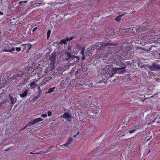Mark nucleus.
<instances>
[{
	"instance_id": "42",
	"label": "nucleus",
	"mask_w": 160,
	"mask_h": 160,
	"mask_svg": "<svg viewBox=\"0 0 160 160\" xmlns=\"http://www.w3.org/2000/svg\"><path fill=\"white\" fill-rule=\"evenodd\" d=\"M102 81H99V82H98V83H102Z\"/></svg>"
},
{
	"instance_id": "49",
	"label": "nucleus",
	"mask_w": 160,
	"mask_h": 160,
	"mask_svg": "<svg viewBox=\"0 0 160 160\" xmlns=\"http://www.w3.org/2000/svg\"><path fill=\"white\" fill-rule=\"evenodd\" d=\"M1 34V32H0V34Z\"/></svg>"
},
{
	"instance_id": "25",
	"label": "nucleus",
	"mask_w": 160,
	"mask_h": 160,
	"mask_svg": "<svg viewBox=\"0 0 160 160\" xmlns=\"http://www.w3.org/2000/svg\"><path fill=\"white\" fill-rule=\"evenodd\" d=\"M47 83V82L46 81V80L44 79L41 82L40 84V85L41 86H42L44 85L46 83Z\"/></svg>"
},
{
	"instance_id": "28",
	"label": "nucleus",
	"mask_w": 160,
	"mask_h": 160,
	"mask_svg": "<svg viewBox=\"0 0 160 160\" xmlns=\"http://www.w3.org/2000/svg\"><path fill=\"white\" fill-rule=\"evenodd\" d=\"M70 83L71 85L74 84L75 82V80L74 79H72L70 81Z\"/></svg>"
},
{
	"instance_id": "14",
	"label": "nucleus",
	"mask_w": 160,
	"mask_h": 160,
	"mask_svg": "<svg viewBox=\"0 0 160 160\" xmlns=\"http://www.w3.org/2000/svg\"><path fill=\"white\" fill-rule=\"evenodd\" d=\"M85 84L89 87H92L93 86V83L89 80H87V81L85 82Z\"/></svg>"
},
{
	"instance_id": "15",
	"label": "nucleus",
	"mask_w": 160,
	"mask_h": 160,
	"mask_svg": "<svg viewBox=\"0 0 160 160\" xmlns=\"http://www.w3.org/2000/svg\"><path fill=\"white\" fill-rule=\"evenodd\" d=\"M81 50L80 52V53L82 55V60H83L85 59V56L84 54V52L85 49V48L84 47H83L82 48V47H81Z\"/></svg>"
},
{
	"instance_id": "35",
	"label": "nucleus",
	"mask_w": 160,
	"mask_h": 160,
	"mask_svg": "<svg viewBox=\"0 0 160 160\" xmlns=\"http://www.w3.org/2000/svg\"><path fill=\"white\" fill-rule=\"evenodd\" d=\"M52 114V112L50 111L48 112V116H50Z\"/></svg>"
},
{
	"instance_id": "27",
	"label": "nucleus",
	"mask_w": 160,
	"mask_h": 160,
	"mask_svg": "<svg viewBox=\"0 0 160 160\" xmlns=\"http://www.w3.org/2000/svg\"><path fill=\"white\" fill-rule=\"evenodd\" d=\"M51 33V30H48V32L47 33V38L48 39V38L50 36Z\"/></svg>"
},
{
	"instance_id": "36",
	"label": "nucleus",
	"mask_w": 160,
	"mask_h": 160,
	"mask_svg": "<svg viewBox=\"0 0 160 160\" xmlns=\"http://www.w3.org/2000/svg\"><path fill=\"white\" fill-rule=\"evenodd\" d=\"M30 153L31 154H38L40 153L38 152L33 153L32 152H30Z\"/></svg>"
},
{
	"instance_id": "30",
	"label": "nucleus",
	"mask_w": 160,
	"mask_h": 160,
	"mask_svg": "<svg viewBox=\"0 0 160 160\" xmlns=\"http://www.w3.org/2000/svg\"><path fill=\"white\" fill-rule=\"evenodd\" d=\"M20 47H21L20 46ZM16 50L18 52H20L21 50V48L20 47H16Z\"/></svg>"
},
{
	"instance_id": "41",
	"label": "nucleus",
	"mask_w": 160,
	"mask_h": 160,
	"mask_svg": "<svg viewBox=\"0 0 160 160\" xmlns=\"http://www.w3.org/2000/svg\"><path fill=\"white\" fill-rule=\"evenodd\" d=\"M0 14H1V15H2L3 14V12L0 11Z\"/></svg>"
},
{
	"instance_id": "24",
	"label": "nucleus",
	"mask_w": 160,
	"mask_h": 160,
	"mask_svg": "<svg viewBox=\"0 0 160 160\" xmlns=\"http://www.w3.org/2000/svg\"><path fill=\"white\" fill-rule=\"evenodd\" d=\"M133 128V127H132L130 128V130H129L128 132L129 133H133L135 131V129L134 128Z\"/></svg>"
},
{
	"instance_id": "20",
	"label": "nucleus",
	"mask_w": 160,
	"mask_h": 160,
	"mask_svg": "<svg viewBox=\"0 0 160 160\" xmlns=\"http://www.w3.org/2000/svg\"><path fill=\"white\" fill-rule=\"evenodd\" d=\"M55 88V87H52V88H49L48 90V91L46 92V94L47 93H50L53 92Z\"/></svg>"
},
{
	"instance_id": "44",
	"label": "nucleus",
	"mask_w": 160,
	"mask_h": 160,
	"mask_svg": "<svg viewBox=\"0 0 160 160\" xmlns=\"http://www.w3.org/2000/svg\"><path fill=\"white\" fill-rule=\"evenodd\" d=\"M150 152V150H149L148 151V153H149Z\"/></svg>"
},
{
	"instance_id": "38",
	"label": "nucleus",
	"mask_w": 160,
	"mask_h": 160,
	"mask_svg": "<svg viewBox=\"0 0 160 160\" xmlns=\"http://www.w3.org/2000/svg\"><path fill=\"white\" fill-rule=\"evenodd\" d=\"M41 94H39L38 93V95L35 98L36 99H38L40 97V96Z\"/></svg>"
},
{
	"instance_id": "32",
	"label": "nucleus",
	"mask_w": 160,
	"mask_h": 160,
	"mask_svg": "<svg viewBox=\"0 0 160 160\" xmlns=\"http://www.w3.org/2000/svg\"><path fill=\"white\" fill-rule=\"evenodd\" d=\"M156 47L152 45L150 46V47L148 48V50L150 51L151 50L152 48H156Z\"/></svg>"
},
{
	"instance_id": "40",
	"label": "nucleus",
	"mask_w": 160,
	"mask_h": 160,
	"mask_svg": "<svg viewBox=\"0 0 160 160\" xmlns=\"http://www.w3.org/2000/svg\"><path fill=\"white\" fill-rule=\"evenodd\" d=\"M150 139H151V138H148V139L147 140V142H148V141H149V140H150Z\"/></svg>"
},
{
	"instance_id": "1",
	"label": "nucleus",
	"mask_w": 160,
	"mask_h": 160,
	"mask_svg": "<svg viewBox=\"0 0 160 160\" xmlns=\"http://www.w3.org/2000/svg\"><path fill=\"white\" fill-rule=\"evenodd\" d=\"M128 42H124L121 46H117V51L113 52L114 53L113 55L115 60V64L120 67L114 68L112 66H107L104 70L105 71L106 70H109V72L112 71L114 73L116 71L125 68L124 60L126 58V55L132 49L131 47L128 46Z\"/></svg>"
},
{
	"instance_id": "22",
	"label": "nucleus",
	"mask_w": 160,
	"mask_h": 160,
	"mask_svg": "<svg viewBox=\"0 0 160 160\" xmlns=\"http://www.w3.org/2000/svg\"><path fill=\"white\" fill-rule=\"evenodd\" d=\"M59 44L61 45H62L63 44H67V42L65 39H63L62 40L59 42Z\"/></svg>"
},
{
	"instance_id": "45",
	"label": "nucleus",
	"mask_w": 160,
	"mask_h": 160,
	"mask_svg": "<svg viewBox=\"0 0 160 160\" xmlns=\"http://www.w3.org/2000/svg\"><path fill=\"white\" fill-rule=\"evenodd\" d=\"M41 4V3H38V5H40Z\"/></svg>"
},
{
	"instance_id": "39",
	"label": "nucleus",
	"mask_w": 160,
	"mask_h": 160,
	"mask_svg": "<svg viewBox=\"0 0 160 160\" xmlns=\"http://www.w3.org/2000/svg\"><path fill=\"white\" fill-rule=\"evenodd\" d=\"M38 27L34 28L32 30V32H34L37 29Z\"/></svg>"
},
{
	"instance_id": "23",
	"label": "nucleus",
	"mask_w": 160,
	"mask_h": 160,
	"mask_svg": "<svg viewBox=\"0 0 160 160\" xmlns=\"http://www.w3.org/2000/svg\"><path fill=\"white\" fill-rule=\"evenodd\" d=\"M74 38V36H72L70 37H68V38H65V39L66 41V42H68V41H70V40H72V39H73Z\"/></svg>"
},
{
	"instance_id": "3",
	"label": "nucleus",
	"mask_w": 160,
	"mask_h": 160,
	"mask_svg": "<svg viewBox=\"0 0 160 160\" xmlns=\"http://www.w3.org/2000/svg\"><path fill=\"white\" fill-rule=\"evenodd\" d=\"M56 55L52 54L49 57L48 60V65L46 68L45 70L44 75H46L48 74L52 71L55 69L56 66Z\"/></svg>"
},
{
	"instance_id": "6",
	"label": "nucleus",
	"mask_w": 160,
	"mask_h": 160,
	"mask_svg": "<svg viewBox=\"0 0 160 160\" xmlns=\"http://www.w3.org/2000/svg\"><path fill=\"white\" fill-rule=\"evenodd\" d=\"M43 120V119L41 118H38L35 119L34 120L28 123H27L26 126L23 127L20 131L22 130L25 129L26 127L28 126H31L33 124H34L37 123Z\"/></svg>"
},
{
	"instance_id": "17",
	"label": "nucleus",
	"mask_w": 160,
	"mask_h": 160,
	"mask_svg": "<svg viewBox=\"0 0 160 160\" xmlns=\"http://www.w3.org/2000/svg\"><path fill=\"white\" fill-rule=\"evenodd\" d=\"M31 89H33L35 88V86H37V85L35 84V82L33 81L30 84Z\"/></svg>"
},
{
	"instance_id": "9",
	"label": "nucleus",
	"mask_w": 160,
	"mask_h": 160,
	"mask_svg": "<svg viewBox=\"0 0 160 160\" xmlns=\"http://www.w3.org/2000/svg\"><path fill=\"white\" fill-rule=\"evenodd\" d=\"M20 46L24 47L22 51L26 50V53H28L29 52V50L31 48L32 45L30 44H24L22 43L20 44Z\"/></svg>"
},
{
	"instance_id": "48",
	"label": "nucleus",
	"mask_w": 160,
	"mask_h": 160,
	"mask_svg": "<svg viewBox=\"0 0 160 160\" xmlns=\"http://www.w3.org/2000/svg\"><path fill=\"white\" fill-rule=\"evenodd\" d=\"M159 55H160V53L159 54Z\"/></svg>"
},
{
	"instance_id": "29",
	"label": "nucleus",
	"mask_w": 160,
	"mask_h": 160,
	"mask_svg": "<svg viewBox=\"0 0 160 160\" xmlns=\"http://www.w3.org/2000/svg\"><path fill=\"white\" fill-rule=\"evenodd\" d=\"M140 126L139 124H138V125H134L133 127V128H134L136 130L139 129L140 128Z\"/></svg>"
},
{
	"instance_id": "33",
	"label": "nucleus",
	"mask_w": 160,
	"mask_h": 160,
	"mask_svg": "<svg viewBox=\"0 0 160 160\" xmlns=\"http://www.w3.org/2000/svg\"><path fill=\"white\" fill-rule=\"evenodd\" d=\"M47 116V114L46 113L43 114L41 115V117L43 118H46Z\"/></svg>"
},
{
	"instance_id": "11",
	"label": "nucleus",
	"mask_w": 160,
	"mask_h": 160,
	"mask_svg": "<svg viewBox=\"0 0 160 160\" xmlns=\"http://www.w3.org/2000/svg\"><path fill=\"white\" fill-rule=\"evenodd\" d=\"M84 72L82 70L80 69H78L75 73V76H80L82 77H83L82 75Z\"/></svg>"
},
{
	"instance_id": "8",
	"label": "nucleus",
	"mask_w": 160,
	"mask_h": 160,
	"mask_svg": "<svg viewBox=\"0 0 160 160\" xmlns=\"http://www.w3.org/2000/svg\"><path fill=\"white\" fill-rule=\"evenodd\" d=\"M143 66L149 68L151 71H156L157 70H160V66L156 64H153L152 66L148 64L144 65Z\"/></svg>"
},
{
	"instance_id": "31",
	"label": "nucleus",
	"mask_w": 160,
	"mask_h": 160,
	"mask_svg": "<svg viewBox=\"0 0 160 160\" xmlns=\"http://www.w3.org/2000/svg\"><path fill=\"white\" fill-rule=\"evenodd\" d=\"M38 93L39 94H41V90L40 89V87L39 86L38 87Z\"/></svg>"
},
{
	"instance_id": "10",
	"label": "nucleus",
	"mask_w": 160,
	"mask_h": 160,
	"mask_svg": "<svg viewBox=\"0 0 160 160\" xmlns=\"http://www.w3.org/2000/svg\"><path fill=\"white\" fill-rule=\"evenodd\" d=\"M62 117L66 119L68 121H71L72 117L70 112H65Z\"/></svg>"
},
{
	"instance_id": "34",
	"label": "nucleus",
	"mask_w": 160,
	"mask_h": 160,
	"mask_svg": "<svg viewBox=\"0 0 160 160\" xmlns=\"http://www.w3.org/2000/svg\"><path fill=\"white\" fill-rule=\"evenodd\" d=\"M61 147L63 148H64V147H66L67 148H68V147L66 143L62 145L61 146Z\"/></svg>"
},
{
	"instance_id": "5",
	"label": "nucleus",
	"mask_w": 160,
	"mask_h": 160,
	"mask_svg": "<svg viewBox=\"0 0 160 160\" xmlns=\"http://www.w3.org/2000/svg\"><path fill=\"white\" fill-rule=\"evenodd\" d=\"M18 43L14 44L15 45L18 44ZM14 43L7 42V43H4L5 47L4 51L6 52H12L15 50V47L13 46Z\"/></svg>"
},
{
	"instance_id": "21",
	"label": "nucleus",
	"mask_w": 160,
	"mask_h": 160,
	"mask_svg": "<svg viewBox=\"0 0 160 160\" xmlns=\"http://www.w3.org/2000/svg\"><path fill=\"white\" fill-rule=\"evenodd\" d=\"M123 16V15H120L118 16H117L115 18V20L117 22H119L121 19L122 17Z\"/></svg>"
},
{
	"instance_id": "4",
	"label": "nucleus",
	"mask_w": 160,
	"mask_h": 160,
	"mask_svg": "<svg viewBox=\"0 0 160 160\" xmlns=\"http://www.w3.org/2000/svg\"><path fill=\"white\" fill-rule=\"evenodd\" d=\"M124 63H125L124 62ZM125 64V68L122 69H119L118 70H117L115 72V73H113L112 72V71H110V72L109 71V70H106V71L104 70V69H105V68H103L102 71V73L103 75H106V78H107V79H108V78H111L112 76H113L116 73H119L121 70V73H123L125 72H124V69L126 67V66L127 65H131L132 64H133V63H132V62H131L130 61H128L126 62V64Z\"/></svg>"
},
{
	"instance_id": "19",
	"label": "nucleus",
	"mask_w": 160,
	"mask_h": 160,
	"mask_svg": "<svg viewBox=\"0 0 160 160\" xmlns=\"http://www.w3.org/2000/svg\"><path fill=\"white\" fill-rule=\"evenodd\" d=\"M84 85L85 84H82L81 83H78L76 85L75 88L77 89H79L80 88H81L83 87H84L85 86Z\"/></svg>"
},
{
	"instance_id": "18",
	"label": "nucleus",
	"mask_w": 160,
	"mask_h": 160,
	"mask_svg": "<svg viewBox=\"0 0 160 160\" xmlns=\"http://www.w3.org/2000/svg\"><path fill=\"white\" fill-rule=\"evenodd\" d=\"M9 97L10 99L11 104L12 106L16 103L15 101H14V100L13 97L11 96L10 95H9Z\"/></svg>"
},
{
	"instance_id": "43",
	"label": "nucleus",
	"mask_w": 160,
	"mask_h": 160,
	"mask_svg": "<svg viewBox=\"0 0 160 160\" xmlns=\"http://www.w3.org/2000/svg\"><path fill=\"white\" fill-rule=\"evenodd\" d=\"M77 135V134L74 135L73 136V137H74V138L76 137V136Z\"/></svg>"
},
{
	"instance_id": "12",
	"label": "nucleus",
	"mask_w": 160,
	"mask_h": 160,
	"mask_svg": "<svg viewBox=\"0 0 160 160\" xmlns=\"http://www.w3.org/2000/svg\"><path fill=\"white\" fill-rule=\"evenodd\" d=\"M67 58H66V60H72L74 58V55H72L70 52H67Z\"/></svg>"
},
{
	"instance_id": "16",
	"label": "nucleus",
	"mask_w": 160,
	"mask_h": 160,
	"mask_svg": "<svg viewBox=\"0 0 160 160\" xmlns=\"http://www.w3.org/2000/svg\"><path fill=\"white\" fill-rule=\"evenodd\" d=\"M28 90L26 89L25 91L23 93L20 94V97L22 98H24L26 97L28 93Z\"/></svg>"
},
{
	"instance_id": "2",
	"label": "nucleus",
	"mask_w": 160,
	"mask_h": 160,
	"mask_svg": "<svg viewBox=\"0 0 160 160\" xmlns=\"http://www.w3.org/2000/svg\"><path fill=\"white\" fill-rule=\"evenodd\" d=\"M111 47L109 46V45L106 43H102L101 42H98L95 44L90 48L87 49V52L85 53V56H91L92 55L93 51L96 48L100 52L101 54L99 55L100 58H102L103 60H105L108 56V54L109 50H111Z\"/></svg>"
},
{
	"instance_id": "13",
	"label": "nucleus",
	"mask_w": 160,
	"mask_h": 160,
	"mask_svg": "<svg viewBox=\"0 0 160 160\" xmlns=\"http://www.w3.org/2000/svg\"><path fill=\"white\" fill-rule=\"evenodd\" d=\"M73 140V138L72 137H69L68 138L65 143L68 147L72 143V141Z\"/></svg>"
},
{
	"instance_id": "26",
	"label": "nucleus",
	"mask_w": 160,
	"mask_h": 160,
	"mask_svg": "<svg viewBox=\"0 0 160 160\" xmlns=\"http://www.w3.org/2000/svg\"><path fill=\"white\" fill-rule=\"evenodd\" d=\"M53 75L52 74H51L49 75V77H47L45 79L46 81L48 82V81H49L52 78V76Z\"/></svg>"
},
{
	"instance_id": "46",
	"label": "nucleus",
	"mask_w": 160,
	"mask_h": 160,
	"mask_svg": "<svg viewBox=\"0 0 160 160\" xmlns=\"http://www.w3.org/2000/svg\"><path fill=\"white\" fill-rule=\"evenodd\" d=\"M79 131H78V132H77V135L78 134H79Z\"/></svg>"
},
{
	"instance_id": "37",
	"label": "nucleus",
	"mask_w": 160,
	"mask_h": 160,
	"mask_svg": "<svg viewBox=\"0 0 160 160\" xmlns=\"http://www.w3.org/2000/svg\"><path fill=\"white\" fill-rule=\"evenodd\" d=\"M27 2L26 1V2H22V1H21V2H19V5H21L22 4V3H26Z\"/></svg>"
},
{
	"instance_id": "7",
	"label": "nucleus",
	"mask_w": 160,
	"mask_h": 160,
	"mask_svg": "<svg viewBox=\"0 0 160 160\" xmlns=\"http://www.w3.org/2000/svg\"><path fill=\"white\" fill-rule=\"evenodd\" d=\"M23 74V72L22 71H17L13 76V79L15 80V82L18 80Z\"/></svg>"
},
{
	"instance_id": "47",
	"label": "nucleus",
	"mask_w": 160,
	"mask_h": 160,
	"mask_svg": "<svg viewBox=\"0 0 160 160\" xmlns=\"http://www.w3.org/2000/svg\"><path fill=\"white\" fill-rule=\"evenodd\" d=\"M63 109H64V111H65L66 110V109H65V108H63Z\"/></svg>"
}]
</instances>
